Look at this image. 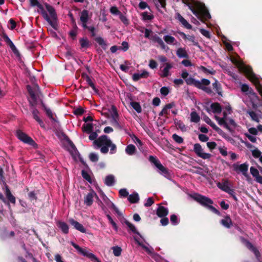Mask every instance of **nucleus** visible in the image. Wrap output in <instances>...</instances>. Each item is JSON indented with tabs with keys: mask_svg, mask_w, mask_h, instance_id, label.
<instances>
[{
	"mask_svg": "<svg viewBox=\"0 0 262 262\" xmlns=\"http://www.w3.org/2000/svg\"><path fill=\"white\" fill-rule=\"evenodd\" d=\"M242 92L247 96L251 102L254 104L257 102L258 97L253 90L246 84H242L241 85Z\"/></svg>",
	"mask_w": 262,
	"mask_h": 262,
	"instance_id": "0eeeda50",
	"label": "nucleus"
},
{
	"mask_svg": "<svg viewBox=\"0 0 262 262\" xmlns=\"http://www.w3.org/2000/svg\"><path fill=\"white\" fill-rule=\"evenodd\" d=\"M223 115L224 117L223 118H220L215 116V119L220 125H224L226 128L229 129V127L228 123L226 122V120H227V114L226 112H224Z\"/></svg>",
	"mask_w": 262,
	"mask_h": 262,
	"instance_id": "f3484780",
	"label": "nucleus"
},
{
	"mask_svg": "<svg viewBox=\"0 0 262 262\" xmlns=\"http://www.w3.org/2000/svg\"><path fill=\"white\" fill-rule=\"evenodd\" d=\"M252 154L253 157L255 158H259V160L262 163V157H260L261 152L257 149L252 150Z\"/></svg>",
	"mask_w": 262,
	"mask_h": 262,
	"instance_id": "09e8293b",
	"label": "nucleus"
},
{
	"mask_svg": "<svg viewBox=\"0 0 262 262\" xmlns=\"http://www.w3.org/2000/svg\"><path fill=\"white\" fill-rule=\"evenodd\" d=\"M102 200L105 204L109 207H113V205H115L104 194H102Z\"/></svg>",
	"mask_w": 262,
	"mask_h": 262,
	"instance_id": "49530a36",
	"label": "nucleus"
},
{
	"mask_svg": "<svg viewBox=\"0 0 262 262\" xmlns=\"http://www.w3.org/2000/svg\"><path fill=\"white\" fill-rule=\"evenodd\" d=\"M93 129V124L92 123H86L83 125L82 130L84 132L90 134Z\"/></svg>",
	"mask_w": 262,
	"mask_h": 262,
	"instance_id": "58836bf2",
	"label": "nucleus"
},
{
	"mask_svg": "<svg viewBox=\"0 0 262 262\" xmlns=\"http://www.w3.org/2000/svg\"><path fill=\"white\" fill-rule=\"evenodd\" d=\"M242 241L244 245L250 251L254 253L256 258L259 260L260 254L257 249L249 241L244 238H242Z\"/></svg>",
	"mask_w": 262,
	"mask_h": 262,
	"instance_id": "4468645a",
	"label": "nucleus"
},
{
	"mask_svg": "<svg viewBox=\"0 0 262 262\" xmlns=\"http://www.w3.org/2000/svg\"><path fill=\"white\" fill-rule=\"evenodd\" d=\"M149 161L155 165L161 174L163 175L166 178H167L169 176V173L167 169L162 165L159 160L156 157L153 156H150L149 157Z\"/></svg>",
	"mask_w": 262,
	"mask_h": 262,
	"instance_id": "1a4fd4ad",
	"label": "nucleus"
},
{
	"mask_svg": "<svg viewBox=\"0 0 262 262\" xmlns=\"http://www.w3.org/2000/svg\"><path fill=\"white\" fill-rule=\"evenodd\" d=\"M212 87L216 93L219 95H222L221 85L217 80L212 83Z\"/></svg>",
	"mask_w": 262,
	"mask_h": 262,
	"instance_id": "7c9ffc66",
	"label": "nucleus"
},
{
	"mask_svg": "<svg viewBox=\"0 0 262 262\" xmlns=\"http://www.w3.org/2000/svg\"><path fill=\"white\" fill-rule=\"evenodd\" d=\"M106 217L108 219L110 224L112 225L113 227L115 229V230L117 231L118 230V227L116 223L113 221V219L112 218L110 214H107Z\"/></svg>",
	"mask_w": 262,
	"mask_h": 262,
	"instance_id": "6e6d98bb",
	"label": "nucleus"
},
{
	"mask_svg": "<svg viewBox=\"0 0 262 262\" xmlns=\"http://www.w3.org/2000/svg\"><path fill=\"white\" fill-rule=\"evenodd\" d=\"M6 196L7 198L9 199V200L12 203H15V197L11 194L10 191L9 189L7 187L6 188Z\"/></svg>",
	"mask_w": 262,
	"mask_h": 262,
	"instance_id": "a18cd8bd",
	"label": "nucleus"
},
{
	"mask_svg": "<svg viewBox=\"0 0 262 262\" xmlns=\"http://www.w3.org/2000/svg\"><path fill=\"white\" fill-rule=\"evenodd\" d=\"M218 149L220 154L223 156H226L228 155L227 148L224 146L219 147Z\"/></svg>",
	"mask_w": 262,
	"mask_h": 262,
	"instance_id": "e2e57ef3",
	"label": "nucleus"
},
{
	"mask_svg": "<svg viewBox=\"0 0 262 262\" xmlns=\"http://www.w3.org/2000/svg\"><path fill=\"white\" fill-rule=\"evenodd\" d=\"M168 213V209L162 206H159L157 210V215L161 217L166 216Z\"/></svg>",
	"mask_w": 262,
	"mask_h": 262,
	"instance_id": "412c9836",
	"label": "nucleus"
},
{
	"mask_svg": "<svg viewBox=\"0 0 262 262\" xmlns=\"http://www.w3.org/2000/svg\"><path fill=\"white\" fill-rule=\"evenodd\" d=\"M172 68L171 64L166 63L165 66L162 71V76L166 77L169 75V71Z\"/></svg>",
	"mask_w": 262,
	"mask_h": 262,
	"instance_id": "c9c22d12",
	"label": "nucleus"
},
{
	"mask_svg": "<svg viewBox=\"0 0 262 262\" xmlns=\"http://www.w3.org/2000/svg\"><path fill=\"white\" fill-rule=\"evenodd\" d=\"M111 110L112 111V112H111V119H118V114L117 113L116 107L114 105H112L111 107Z\"/></svg>",
	"mask_w": 262,
	"mask_h": 262,
	"instance_id": "5fc2aeb1",
	"label": "nucleus"
},
{
	"mask_svg": "<svg viewBox=\"0 0 262 262\" xmlns=\"http://www.w3.org/2000/svg\"><path fill=\"white\" fill-rule=\"evenodd\" d=\"M211 108L214 113L220 114L222 112L221 105L218 103H214L211 104Z\"/></svg>",
	"mask_w": 262,
	"mask_h": 262,
	"instance_id": "72a5a7b5",
	"label": "nucleus"
},
{
	"mask_svg": "<svg viewBox=\"0 0 262 262\" xmlns=\"http://www.w3.org/2000/svg\"><path fill=\"white\" fill-rule=\"evenodd\" d=\"M157 43L160 46V48L164 50H167L168 49V47L165 44L162 39L160 37L159 39L156 41Z\"/></svg>",
	"mask_w": 262,
	"mask_h": 262,
	"instance_id": "3c124183",
	"label": "nucleus"
},
{
	"mask_svg": "<svg viewBox=\"0 0 262 262\" xmlns=\"http://www.w3.org/2000/svg\"><path fill=\"white\" fill-rule=\"evenodd\" d=\"M177 55L179 58H188V54L185 48H179L178 49L177 52Z\"/></svg>",
	"mask_w": 262,
	"mask_h": 262,
	"instance_id": "a878e982",
	"label": "nucleus"
},
{
	"mask_svg": "<svg viewBox=\"0 0 262 262\" xmlns=\"http://www.w3.org/2000/svg\"><path fill=\"white\" fill-rule=\"evenodd\" d=\"M200 120V117L196 112L193 111L190 114V121L192 122L198 123Z\"/></svg>",
	"mask_w": 262,
	"mask_h": 262,
	"instance_id": "e433bc0d",
	"label": "nucleus"
},
{
	"mask_svg": "<svg viewBox=\"0 0 262 262\" xmlns=\"http://www.w3.org/2000/svg\"><path fill=\"white\" fill-rule=\"evenodd\" d=\"M118 119H111V124L117 128H121V126L118 121Z\"/></svg>",
	"mask_w": 262,
	"mask_h": 262,
	"instance_id": "13d9d810",
	"label": "nucleus"
},
{
	"mask_svg": "<svg viewBox=\"0 0 262 262\" xmlns=\"http://www.w3.org/2000/svg\"><path fill=\"white\" fill-rule=\"evenodd\" d=\"M112 249L113 251V254H114L115 256H119L120 255L122 251L120 247L118 246L113 247L112 248Z\"/></svg>",
	"mask_w": 262,
	"mask_h": 262,
	"instance_id": "4d7b16f0",
	"label": "nucleus"
},
{
	"mask_svg": "<svg viewBox=\"0 0 262 262\" xmlns=\"http://www.w3.org/2000/svg\"><path fill=\"white\" fill-rule=\"evenodd\" d=\"M82 176L83 178L90 183H92V180L90 174L85 171L82 170Z\"/></svg>",
	"mask_w": 262,
	"mask_h": 262,
	"instance_id": "bf43d9fd",
	"label": "nucleus"
},
{
	"mask_svg": "<svg viewBox=\"0 0 262 262\" xmlns=\"http://www.w3.org/2000/svg\"><path fill=\"white\" fill-rule=\"evenodd\" d=\"M27 90L31 97V100H29L30 104L32 106H34L37 101L36 94L39 91V86L37 85H34L33 89H32L30 85L27 86Z\"/></svg>",
	"mask_w": 262,
	"mask_h": 262,
	"instance_id": "9d476101",
	"label": "nucleus"
},
{
	"mask_svg": "<svg viewBox=\"0 0 262 262\" xmlns=\"http://www.w3.org/2000/svg\"><path fill=\"white\" fill-rule=\"evenodd\" d=\"M57 225L63 233L67 234L69 232V227L66 223L63 222H58Z\"/></svg>",
	"mask_w": 262,
	"mask_h": 262,
	"instance_id": "2f4dec72",
	"label": "nucleus"
},
{
	"mask_svg": "<svg viewBox=\"0 0 262 262\" xmlns=\"http://www.w3.org/2000/svg\"><path fill=\"white\" fill-rule=\"evenodd\" d=\"M190 196L202 206L206 208L213 203V201L210 198L199 193H194L191 194Z\"/></svg>",
	"mask_w": 262,
	"mask_h": 262,
	"instance_id": "423d86ee",
	"label": "nucleus"
},
{
	"mask_svg": "<svg viewBox=\"0 0 262 262\" xmlns=\"http://www.w3.org/2000/svg\"><path fill=\"white\" fill-rule=\"evenodd\" d=\"M221 224L224 227L229 228L232 224L231 219L229 216H226L221 221Z\"/></svg>",
	"mask_w": 262,
	"mask_h": 262,
	"instance_id": "c756f323",
	"label": "nucleus"
},
{
	"mask_svg": "<svg viewBox=\"0 0 262 262\" xmlns=\"http://www.w3.org/2000/svg\"><path fill=\"white\" fill-rule=\"evenodd\" d=\"M105 183L107 186H113L115 183V177L113 175L110 174L106 177Z\"/></svg>",
	"mask_w": 262,
	"mask_h": 262,
	"instance_id": "f704fd0d",
	"label": "nucleus"
},
{
	"mask_svg": "<svg viewBox=\"0 0 262 262\" xmlns=\"http://www.w3.org/2000/svg\"><path fill=\"white\" fill-rule=\"evenodd\" d=\"M32 113L33 115V118L39 123L40 126L41 127H45V124L43 122V121L39 118V116H38V114L39 113V112L37 110L36 108H33Z\"/></svg>",
	"mask_w": 262,
	"mask_h": 262,
	"instance_id": "393cba45",
	"label": "nucleus"
},
{
	"mask_svg": "<svg viewBox=\"0 0 262 262\" xmlns=\"http://www.w3.org/2000/svg\"><path fill=\"white\" fill-rule=\"evenodd\" d=\"M217 186L218 188L225 192L230 188V185L228 180H225L222 183H217Z\"/></svg>",
	"mask_w": 262,
	"mask_h": 262,
	"instance_id": "b1692460",
	"label": "nucleus"
},
{
	"mask_svg": "<svg viewBox=\"0 0 262 262\" xmlns=\"http://www.w3.org/2000/svg\"><path fill=\"white\" fill-rule=\"evenodd\" d=\"M231 61L238 67L239 70L244 73L249 80L252 82L256 86H260L259 80L257 77L253 73L251 67H248L242 62L238 60L235 58L231 59Z\"/></svg>",
	"mask_w": 262,
	"mask_h": 262,
	"instance_id": "7ed1b4c3",
	"label": "nucleus"
},
{
	"mask_svg": "<svg viewBox=\"0 0 262 262\" xmlns=\"http://www.w3.org/2000/svg\"><path fill=\"white\" fill-rule=\"evenodd\" d=\"M110 12L114 15H119L121 12L119 11L118 8L115 7H112L110 9Z\"/></svg>",
	"mask_w": 262,
	"mask_h": 262,
	"instance_id": "69168bd1",
	"label": "nucleus"
},
{
	"mask_svg": "<svg viewBox=\"0 0 262 262\" xmlns=\"http://www.w3.org/2000/svg\"><path fill=\"white\" fill-rule=\"evenodd\" d=\"M170 222L174 225L178 224L179 222L177 216L174 214L171 215L170 216Z\"/></svg>",
	"mask_w": 262,
	"mask_h": 262,
	"instance_id": "774afa93",
	"label": "nucleus"
},
{
	"mask_svg": "<svg viewBox=\"0 0 262 262\" xmlns=\"http://www.w3.org/2000/svg\"><path fill=\"white\" fill-rule=\"evenodd\" d=\"M70 223L74 226V227L77 230L80 231L82 233H85L86 230L83 226V225L78 222L75 221L73 219L69 220Z\"/></svg>",
	"mask_w": 262,
	"mask_h": 262,
	"instance_id": "a211bd4d",
	"label": "nucleus"
},
{
	"mask_svg": "<svg viewBox=\"0 0 262 262\" xmlns=\"http://www.w3.org/2000/svg\"><path fill=\"white\" fill-rule=\"evenodd\" d=\"M3 38L5 39V41L8 44L10 48L13 52V53L17 56L19 55V53L15 45L13 43V42L11 40V39L9 38V37L6 34L3 35Z\"/></svg>",
	"mask_w": 262,
	"mask_h": 262,
	"instance_id": "dca6fc26",
	"label": "nucleus"
},
{
	"mask_svg": "<svg viewBox=\"0 0 262 262\" xmlns=\"http://www.w3.org/2000/svg\"><path fill=\"white\" fill-rule=\"evenodd\" d=\"M183 38L191 42L194 46H196L198 44V42L195 40L194 36L193 35H186L183 33Z\"/></svg>",
	"mask_w": 262,
	"mask_h": 262,
	"instance_id": "4c0bfd02",
	"label": "nucleus"
},
{
	"mask_svg": "<svg viewBox=\"0 0 262 262\" xmlns=\"http://www.w3.org/2000/svg\"><path fill=\"white\" fill-rule=\"evenodd\" d=\"M193 150L198 157L203 159H209L211 157L210 154L206 153L204 151L202 146L199 143H196L194 145Z\"/></svg>",
	"mask_w": 262,
	"mask_h": 262,
	"instance_id": "f8f14e48",
	"label": "nucleus"
},
{
	"mask_svg": "<svg viewBox=\"0 0 262 262\" xmlns=\"http://www.w3.org/2000/svg\"><path fill=\"white\" fill-rule=\"evenodd\" d=\"M79 42L82 48H88L90 46V42L86 38L80 39Z\"/></svg>",
	"mask_w": 262,
	"mask_h": 262,
	"instance_id": "ea45409f",
	"label": "nucleus"
},
{
	"mask_svg": "<svg viewBox=\"0 0 262 262\" xmlns=\"http://www.w3.org/2000/svg\"><path fill=\"white\" fill-rule=\"evenodd\" d=\"M130 105L138 113H140L142 112L141 105L138 102H131Z\"/></svg>",
	"mask_w": 262,
	"mask_h": 262,
	"instance_id": "79ce46f5",
	"label": "nucleus"
},
{
	"mask_svg": "<svg viewBox=\"0 0 262 262\" xmlns=\"http://www.w3.org/2000/svg\"><path fill=\"white\" fill-rule=\"evenodd\" d=\"M85 79L88 84L93 89L94 91L96 92L97 90L94 84V83L92 82L91 79L88 75H86L85 77Z\"/></svg>",
	"mask_w": 262,
	"mask_h": 262,
	"instance_id": "603ef678",
	"label": "nucleus"
},
{
	"mask_svg": "<svg viewBox=\"0 0 262 262\" xmlns=\"http://www.w3.org/2000/svg\"><path fill=\"white\" fill-rule=\"evenodd\" d=\"M128 200L131 203H137L139 200V196L137 192H134L133 194H130L128 197Z\"/></svg>",
	"mask_w": 262,
	"mask_h": 262,
	"instance_id": "473e14b6",
	"label": "nucleus"
},
{
	"mask_svg": "<svg viewBox=\"0 0 262 262\" xmlns=\"http://www.w3.org/2000/svg\"><path fill=\"white\" fill-rule=\"evenodd\" d=\"M80 19L82 26L84 29L87 28L86 23L89 19V12L86 10H83L80 13Z\"/></svg>",
	"mask_w": 262,
	"mask_h": 262,
	"instance_id": "2eb2a0df",
	"label": "nucleus"
},
{
	"mask_svg": "<svg viewBox=\"0 0 262 262\" xmlns=\"http://www.w3.org/2000/svg\"><path fill=\"white\" fill-rule=\"evenodd\" d=\"M176 18L186 28L188 29H191V25L180 14H177Z\"/></svg>",
	"mask_w": 262,
	"mask_h": 262,
	"instance_id": "4be33fe9",
	"label": "nucleus"
},
{
	"mask_svg": "<svg viewBox=\"0 0 262 262\" xmlns=\"http://www.w3.org/2000/svg\"><path fill=\"white\" fill-rule=\"evenodd\" d=\"M46 8L49 13V15L44 10L40 12L45 19L54 29H57V16L55 9L48 4H45Z\"/></svg>",
	"mask_w": 262,
	"mask_h": 262,
	"instance_id": "20e7f679",
	"label": "nucleus"
},
{
	"mask_svg": "<svg viewBox=\"0 0 262 262\" xmlns=\"http://www.w3.org/2000/svg\"><path fill=\"white\" fill-rule=\"evenodd\" d=\"M204 121L209 124L210 126L212 127L215 131H216L219 134H221L223 133V131L221 129H220L219 127H217L215 124L207 116H205L204 117Z\"/></svg>",
	"mask_w": 262,
	"mask_h": 262,
	"instance_id": "6ab92c4d",
	"label": "nucleus"
},
{
	"mask_svg": "<svg viewBox=\"0 0 262 262\" xmlns=\"http://www.w3.org/2000/svg\"><path fill=\"white\" fill-rule=\"evenodd\" d=\"M71 244L73 246L74 248L76 249L77 252L81 255L85 256L91 259L92 260L95 259L97 262H100V261L98 259V258L96 257V256L91 253L90 250L87 249H83L79 247L78 245L76 244L73 242H71Z\"/></svg>",
	"mask_w": 262,
	"mask_h": 262,
	"instance_id": "6e6552de",
	"label": "nucleus"
},
{
	"mask_svg": "<svg viewBox=\"0 0 262 262\" xmlns=\"http://www.w3.org/2000/svg\"><path fill=\"white\" fill-rule=\"evenodd\" d=\"M172 138L178 143H182L183 142V138L177 134H173Z\"/></svg>",
	"mask_w": 262,
	"mask_h": 262,
	"instance_id": "0e129e2a",
	"label": "nucleus"
},
{
	"mask_svg": "<svg viewBox=\"0 0 262 262\" xmlns=\"http://www.w3.org/2000/svg\"><path fill=\"white\" fill-rule=\"evenodd\" d=\"M125 152L129 156H132L134 155L137 151L136 148L133 144L128 145L125 149Z\"/></svg>",
	"mask_w": 262,
	"mask_h": 262,
	"instance_id": "c85d7f7f",
	"label": "nucleus"
},
{
	"mask_svg": "<svg viewBox=\"0 0 262 262\" xmlns=\"http://www.w3.org/2000/svg\"><path fill=\"white\" fill-rule=\"evenodd\" d=\"M185 81L188 85H193L198 88L201 86L200 81L196 80L192 77H188L187 79H186Z\"/></svg>",
	"mask_w": 262,
	"mask_h": 262,
	"instance_id": "cd10ccee",
	"label": "nucleus"
},
{
	"mask_svg": "<svg viewBox=\"0 0 262 262\" xmlns=\"http://www.w3.org/2000/svg\"><path fill=\"white\" fill-rule=\"evenodd\" d=\"M124 223L126 225V226L128 227L129 229L130 230H131L133 232L136 233H137V229H136L135 226L133 224H132V223H130L127 220H125Z\"/></svg>",
	"mask_w": 262,
	"mask_h": 262,
	"instance_id": "8fccbe9b",
	"label": "nucleus"
},
{
	"mask_svg": "<svg viewBox=\"0 0 262 262\" xmlns=\"http://www.w3.org/2000/svg\"><path fill=\"white\" fill-rule=\"evenodd\" d=\"M119 18L121 20V21L125 25H127L129 24V21L126 17L123 15L122 13H121L119 15Z\"/></svg>",
	"mask_w": 262,
	"mask_h": 262,
	"instance_id": "052dcab7",
	"label": "nucleus"
},
{
	"mask_svg": "<svg viewBox=\"0 0 262 262\" xmlns=\"http://www.w3.org/2000/svg\"><path fill=\"white\" fill-rule=\"evenodd\" d=\"M233 169L237 172H241L247 180H249L250 177L248 173L249 165L247 163H243L240 165L234 164H233Z\"/></svg>",
	"mask_w": 262,
	"mask_h": 262,
	"instance_id": "9b49d317",
	"label": "nucleus"
},
{
	"mask_svg": "<svg viewBox=\"0 0 262 262\" xmlns=\"http://www.w3.org/2000/svg\"><path fill=\"white\" fill-rule=\"evenodd\" d=\"M142 16L144 20H150L154 18V15L147 12L142 13Z\"/></svg>",
	"mask_w": 262,
	"mask_h": 262,
	"instance_id": "c03bdc74",
	"label": "nucleus"
},
{
	"mask_svg": "<svg viewBox=\"0 0 262 262\" xmlns=\"http://www.w3.org/2000/svg\"><path fill=\"white\" fill-rule=\"evenodd\" d=\"M96 41L104 49H105L107 47V44L104 40L101 37H98L95 39Z\"/></svg>",
	"mask_w": 262,
	"mask_h": 262,
	"instance_id": "37998d69",
	"label": "nucleus"
},
{
	"mask_svg": "<svg viewBox=\"0 0 262 262\" xmlns=\"http://www.w3.org/2000/svg\"><path fill=\"white\" fill-rule=\"evenodd\" d=\"M164 41L168 45H176L177 41L176 38L170 35H166L163 37Z\"/></svg>",
	"mask_w": 262,
	"mask_h": 262,
	"instance_id": "bb28decb",
	"label": "nucleus"
},
{
	"mask_svg": "<svg viewBox=\"0 0 262 262\" xmlns=\"http://www.w3.org/2000/svg\"><path fill=\"white\" fill-rule=\"evenodd\" d=\"M16 136L20 140L25 143H27L30 145H34L35 144L33 140L21 130H17L16 132Z\"/></svg>",
	"mask_w": 262,
	"mask_h": 262,
	"instance_id": "ddd939ff",
	"label": "nucleus"
},
{
	"mask_svg": "<svg viewBox=\"0 0 262 262\" xmlns=\"http://www.w3.org/2000/svg\"><path fill=\"white\" fill-rule=\"evenodd\" d=\"M149 73L146 71H143L141 72L135 73L133 75V79L135 81H137L141 78H146L148 76Z\"/></svg>",
	"mask_w": 262,
	"mask_h": 262,
	"instance_id": "5701e85b",
	"label": "nucleus"
},
{
	"mask_svg": "<svg viewBox=\"0 0 262 262\" xmlns=\"http://www.w3.org/2000/svg\"><path fill=\"white\" fill-rule=\"evenodd\" d=\"M174 123L176 127L180 129L182 131L185 132L186 130V127L182 121L177 120L174 121Z\"/></svg>",
	"mask_w": 262,
	"mask_h": 262,
	"instance_id": "a19ab883",
	"label": "nucleus"
},
{
	"mask_svg": "<svg viewBox=\"0 0 262 262\" xmlns=\"http://www.w3.org/2000/svg\"><path fill=\"white\" fill-rule=\"evenodd\" d=\"M89 158L92 162H96L99 160V156L98 154L92 152L89 155Z\"/></svg>",
	"mask_w": 262,
	"mask_h": 262,
	"instance_id": "864d4df0",
	"label": "nucleus"
},
{
	"mask_svg": "<svg viewBox=\"0 0 262 262\" xmlns=\"http://www.w3.org/2000/svg\"><path fill=\"white\" fill-rule=\"evenodd\" d=\"M133 140L135 143L137 144L139 149L141 150V147L143 145L142 141L136 136H134Z\"/></svg>",
	"mask_w": 262,
	"mask_h": 262,
	"instance_id": "680f3d73",
	"label": "nucleus"
},
{
	"mask_svg": "<svg viewBox=\"0 0 262 262\" xmlns=\"http://www.w3.org/2000/svg\"><path fill=\"white\" fill-rule=\"evenodd\" d=\"M119 194L122 197H126L128 195V192L126 189H121L119 191Z\"/></svg>",
	"mask_w": 262,
	"mask_h": 262,
	"instance_id": "338daca9",
	"label": "nucleus"
},
{
	"mask_svg": "<svg viewBox=\"0 0 262 262\" xmlns=\"http://www.w3.org/2000/svg\"><path fill=\"white\" fill-rule=\"evenodd\" d=\"M94 198H95L98 200L99 205L101 207L102 210L105 213H106V207L104 206L102 202L100 200L97 194L94 191H91L86 195L84 199V204L89 206L92 205L93 203Z\"/></svg>",
	"mask_w": 262,
	"mask_h": 262,
	"instance_id": "39448f33",
	"label": "nucleus"
},
{
	"mask_svg": "<svg viewBox=\"0 0 262 262\" xmlns=\"http://www.w3.org/2000/svg\"><path fill=\"white\" fill-rule=\"evenodd\" d=\"M30 5L32 6H37L40 12L41 10H43V6L38 2L37 0H30Z\"/></svg>",
	"mask_w": 262,
	"mask_h": 262,
	"instance_id": "de8ad7c7",
	"label": "nucleus"
},
{
	"mask_svg": "<svg viewBox=\"0 0 262 262\" xmlns=\"http://www.w3.org/2000/svg\"><path fill=\"white\" fill-rule=\"evenodd\" d=\"M193 3L195 9L190 3L188 4L187 6L198 18L206 20L211 18V15L204 4L194 1Z\"/></svg>",
	"mask_w": 262,
	"mask_h": 262,
	"instance_id": "f03ea898",
	"label": "nucleus"
},
{
	"mask_svg": "<svg viewBox=\"0 0 262 262\" xmlns=\"http://www.w3.org/2000/svg\"><path fill=\"white\" fill-rule=\"evenodd\" d=\"M94 144L97 147L100 148V151L102 154H106L110 147V154H113L116 152V146L113 143L111 139L106 135H102L94 141Z\"/></svg>",
	"mask_w": 262,
	"mask_h": 262,
	"instance_id": "f257e3e1",
	"label": "nucleus"
},
{
	"mask_svg": "<svg viewBox=\"0 0 262 262\" xmlns=\"http://www.w3.org/2000/svg\"><path fill=\"white\" fill-rule=\"evenodd\" d=\"M250 170L251 174L255 178L256 181L262 184V177L259 176L258 170L253 167H251Z\"/></svg>",
	"mask_w": 262,
	"mask_h": 262,
	"instance_id": "aec40b11",
	"label": "nucleus"
}]
</instances>
